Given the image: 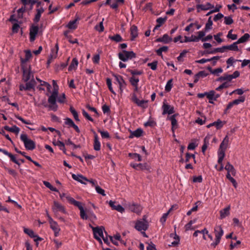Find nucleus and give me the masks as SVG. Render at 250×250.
Listing matches in <instances>:
<instances>
[{"label":"nucleus","mask_w":250,"mask_h":250,"mask_svg":"<svg viewBox=\"0 0 250 250\" xmlns=\"http://www.w3.org/2000/svg\"><path fill=\"white\" fill-rule=\"evenodd\" d=\"M52 83L54 89L48 99L49 105L44 104V106L45 107H48L50 110L56 111L58 108V106L57 104V98L58 95V86L56 81L53 80Z\"/></svg>","instance_id":"f257e3e1"},{"label":"nucleus","mask_w":250,"mask_h":250,"mask_svg":"<svg viewBox=\"0 0 250 250\" xmlns=\"http://www.w3.org/2000/svg\"><path fill=\"white\" fill-rule=\"evenodd\" d=\"M66 198L70 204L79 208L80 210V215L82 219H88L87 214L86 213L81 202L76 201L70 196H67Z\"/></svg>","instance_id":"f03ea898"},{"label":"nucleus","mask_w":250,"mask_h":250,"mask_svg":"<svg viewBox=\"0 0 250 250\" xmlns=\"http://www.w3.org/2000/svg\"><path fill=\"white\" fill-rule=\"evenodd\" d=\"M214 233L215 235L214 241L211 243L210 246L215 248L221 241V239L224 235V230L221 226L216 225L214 228Z\"/></svg>","instance_id":"7ed1b4c3"},{"label":"nucleus","mask_w":250,"mask_h":250,"mask_svg":"<svg viewBox=\"0 0 250 250\" xmlns=\"http://www.w3.org/2000/svg\"><path fill=\"white\" fill-rule=\"evenodd\" d=\"M229 141V138L227 135L224 138L220 145L219 149L218 152V162L219 163H221L222 161H223L225 155V150L227 148Z\"/></svg>","instance_id":"20e7f679"},{"label":"nucleus","mask_w":250,"mask_h":250,"mask_svg":"<svg viewBox=\"0 0 250 250\" xmlns=\"http://www.w3.org/2000/svg\"><path fill=\"white\" fill-rule=\"evenodd\" d=\"M21 141L23 143L25 148L28 150H32L36 147L34 141L28 138L26 134H21L20 136Z\"/></svg>","instance_id":"39448f33"},{"label":"nucleus","mask_w":250,"mask_h":250,"mask_svg":"<svg viewBox=\"0 0 250 250\" xmlns=\"http://www.w3.org/2000/svg\"><path fill=\"white\" fill-rule=\"evenodd\" d=\"M134 228L138 231L146 230L148 228V223L146 216L143 219L137 220L135 223Z\"/></svg>","instance_id":"423d86ee"},{"label":"nucleus","mask_w":250,"mask_h":250,"mask_svg":"<svg viewBox=\"0 0 250 250\" xmlns=\"http://www.w3.org/2000/svg\"><path fill=\"white\" fill-rule=\"evenodd\" d=\"M118 56L119 59L124 62H127L136 57V55L133 51H128L125 50L119 52Z\"/></svg>","instance_id":"0eeeda50"},{"label":"nucleus","mask_w":250,"mask_h":250,"mask_svg":"<svg viewBox=\"0 0 250 250\" xmlns=\"http://www.w3.org/2000/svg\"><path fill=\"white\" fill-rule=\"evenodd\" d=\"M47 216L50 224V228L53 230L55 236H58L61 229L59 228L58 223L57 222L54 221L52 217L48 213L47 214Z\"/></svg>","instance_id":"6e6552de"},{"label":"nucleus","mask_w":250,"mask_h":250,"mask_svg":"<svg viewBox=\"0 0 250 250\" xmlns=\"http://www.w3.org/2000/svg\"><path fill=\"white\" fill-rule=\"evenodd\" d=\"M163 110L162 115H164L167 114L168 115L172 114L174 113V108L173 106L169 105L166 100H164L162 106Z\"/></svg>","instance_id":"1a4fd4ad"},{"label":"nucleus","mask_w":250,"mask_h":250,"mask_svg":"<svg viewBox=\"0 0 250 250\" xmlns=\"http://www.w3.org/2000/svg\"><path fill=\"white\" fill-rule=\"evenodd\" d=\"M94 238L99 242L102 243L101 238L104 236L103 231L104 228L103 227H92Z\"/></svg>","instance_id":"9d476101"},{"label":"nucleus","mask_w":250,"mask_h":250,"mask_svg":"<svg viewBox=\"0 0 250 250\" xmlns=\"http://www.w3.org/2000/svg\"><path fill=\"white\" fill-rule=\"evenodd\" d=\"M131 101L136 104L138 106L146 108L147 107V103L148 101L147 100H140L138 99L137 95L135 93H133L131 97Z\"/></svg>","instance_id":"9b49d317"},{"label":"nucleus","mask_w":250,"mask_h":250,"mask_svg":"<svg viewBox=\"0 0 250 250\" xmlns=\"http://www.w3.org/2000/svg\"><path fill=\"white\" fill-rule=\"evenodd\" d=\"M52 209L55 214H57L58 212H61L64 214L67 213L64 207L61 203L56 201L53 202V205L52 207Z\"/></svg>","instance_id":"f8f14e48"},{"label":"nucleus","mask_w":250,"mask_h":250,"mask_svg":"<svg viewBox=\"0 0 250 250\" xmlns=\"http://www.w3.org/2000/svg\"><path fill=\"white\" fill-rule=\"evenodd\" d=\"M23 76L22 80L24 82H28L31 78H33V74L30 70V67H22Z\"/></svg>","instance_id":"ddd939ff"},{"label":"nucleus","mask_w":250,"mask_h":250,"mask_svg":"<svg viewBox=\"0 0 250 250\" xmlns=\"http://www.w3.org/2000/svg\"><path fill=\"white\" fill-rule=\"evenodd\" d=\"M113 76L119 85V89L121 93H122L124 89L126 87V83L125 82L121 75L114 74Z\"/></svg>","instance_id":"4468645a"},{"label":"nucleus","mask_w":250,"mask_h":250,"mask_svg":"<svg viewBox=\"0 0 250 250\" xmlns=\"http://www.w3.org/2000/svg\"><path fill=\"white\" fill-rule=\"evenodd\" d=\"M39 27L38 25H32L30 28L29 40L31 42H33L35 39L37 35L39 32Z\"/></svg>","instance_id":"2eb2a0df"},{"label":"nucleus","mask_w":250,"mask_h":250,"mask_svg":"<svg viewBox=\"0 0 250 250\" xmlns=\"http://www.w3.org/2000/svg\"><path fill=\"white\" fill-rule=\"evenodd\" d=\"M35 81L33 79H32L29 82L26 83L25 85L23 84H20L19 86V89L21 91L22 90H28L30 89L33 88L35 85Z\"/></svg>","instance_id":"dca6fc26"},{"label":"nucleus","mask_w":250,"mask_h":250,"mask_svg":"<svg viewBox=\"0 0 250 250\" xmlns=\"http://www.w3.org/2000/svg\"><path fill=\"white\" fill-rule=\"evenodd\" d=\"M127 206L129 209L130 211L137 214H140L142 210V208L141 206L138 204H135L134 203H129L127 205Z\"/></svg>","instance_id":"f3484780"},{"label":"nucleus","mask_w":250,"mask_h":250,"mask_svg":"<svg viewBox=\"0 0 250 250\" xmlns=\"http://www.w3.org/2000/svg\"><path fill=\"white\" fill-rule=\"evenodd\" d=\"M196 8L198 12H200L201 10L206 11L210 9L214 8V5L209 2H207L205 4H197Z\"/></svg>","instance_id":"a211bd4d"},{"label":"nucleus","mask_w":250,"mask_h":250,"mask_svg":"<svg viewBox=\"0 0 250 250\" xmlns=\"http://www.w3.org/2000/svg\"><path fill=\"white\" fill-rule=\"evenodd\" d=\"M23 231L25 233L28 234L30 237L34 238V241L35 242L42 240V238L35 234L32 230L27 228H24Z\"/></svg>","instance_id":"6ab92c4d"},{"label":"nucleus","mask_w":250,"mask_h":250,"mask_svg":"<svg viewBox=\"0 0 250 250\" xmlns=\"http://www.w3.org/2000/svg\"><path fill=\"white\" fill-rule=\"evenodd\" d=\"M94 134L93 148L95 151H99L101 149V143L99 140V137L95 131L92 130Z\"/></svg>","instance_id":"aec40b11"},{"label":"nucleus","mask_w":250,"mask_h":250,"mask_svg":"<svg viewBox=\"0 0 250 250\" xmlns=\"http://www.w3.org/2000/svg\"><path fill=\"white\" fill-rule=\"evenodd\" d=\"M224 168L226 170H227V174H229L230 175H232L234 176H235L236 174V170L234 167L231 164H230L229 162H228L227 163Z\"/></svg>","instance_id":"412c9836"},{"label":"nucleus","mask_w":250,"mask_h":250,"mask_svg":"<svg viewBox=\"0 0 250 250\" xmlns=\"http://www.w3.org/2000/svg\"><path fill=\"white\" fill-rule=\"evenodd\" d=\"M58 50L59 45L57 43L55 45V48H54L51 50V53H50L48 60V63H49L51 61H52L53 59H55L57 57Z\"/></svg>","instance_id":"4be33fe9"},{"label":"nucleus","mask_w":250,"mask_h":250,"mask_svg":"<svg viewBox=\"0 0 250 250\" xmlns=\"http://www.w3.org/2000/svg\"><path fill=\"white\" fill-rule=\"evenodd\" d=\"M197 34L198 35V36H196L195 35H192L190 37V40H191L192 42H198L200 40H201V39L205 36V31H200L197 32Z\"/></svg>","instance_id":"5701e85b"},{"label":"nucleus","mask_w":250,"mask_h":250,"mask_svg":"<svg viewBox=\"0 0 250 250\" xmlns=\"http://www.w3.org/2000/svg\"><path fill=\"white\" fill-rule=\"evenodd\" d=\"M230 207L229 206L220 211V219H223L230 214Z\"/></svg>","instance_id":"b1692460"},{"label":"nucleus","mask_w":250,"mask_h":250,"mask_svg":"<svg viewBox=\"0 0 250 250\" xmlns=\"http://www.w3.org/2000/svg\"><path fill=\"white\" fill-rule=\"evenodd\" d=\"M72 177L74 180H75L85 185L86 184V181H88V179L86 177L83 176L82 175H79V174L76 175L75 174H73L72 175Z\"/></svg>","instance_id":"393cba45"},{"label":"nucleus","mask_w":250,"mask_h":250,"mask_svg":"<svg viewBox=\"0 0 250 250\" xmlns=\"http://www.w3.org/2000/svg\"><path fill=\"white\" fill-rule=\"evenodd\" d=\"M177 114H173L170 116L168 119L171 121V130L173 132H174L175 129L177 127L178 124L177 121L176 119Z\"/></svg>","instance_id":"a878e982"},{"label":"nucleus","mask_w":250,"mask_h":250,"mask_svg":"<svg viewBox=\"0 0 250 250\" xmlns=\"http://www.w3.org/2000/svg\"><path fill=\"white\" fill-rule=\"evenodd\" d=\"M130 35H131V41H134L135 39L138 37V28L136 25H132L130 27Z\"/></svg>","instance_id":"bb28decb"},{"label":"nucleus","mask_w":250,"mask_h":250,"mask_svg":"<svg viewBox=\"0 0 250 250\" xmlns=\"http://www.w3.org/2000/svg\"><path fill=\"white\" fill-rule=\"evenodd\" d=\"M172 40V39L171 37H170L167 34H165L162 37L157 39L156 42L167 43L171 42Z\"/></svg>","instance_id":"cd10ccee"},{"label":"nucleus","mask_w":250,"mask_h":250,"mask_svg":"<svg viewBox=\"0 0 250 250\" xmlns=\"http://www.w3.org/2000/svg\"><path fill=\"white\" fill-rule=\"evenodd\" d=\"M44 11V9L42 7L36 9L37 13L35 14L34 19L33 20L34 22L37 23L40 21L42 14L43 13Z\"/></svg>","instance_id":"c85d7f7f"},{"label":"nucleus","mask_w":250,"mask_h":250,"mask_svg":"<svg viewBox=\"0 0 250 250\" xmlns=\"http://www.w3.org/2000/svg\"><path fill=\"white\" fill-rule=\"evenodd\" d=\"M143 133V130L142 129L139 128H137L136 130L131 131L130 135L129 136V138H132L134 137L139 138L141 137Z\"/></svg>","instance_id":"c756f323"},{"label":"nucleus","mask_w":250,"mask_h":250,"mask_svg":"<svg viewBox=\"0 0 250 250\" xmlns=\"http://www.w3.org/2000/svg\"><path fill=\"white\" fill-rule=\"evenodd\" d=\"M53 144L55 146H58L60 149L62 150L64 153H66V149L64 144L59 140H54L52 142Z\"/></svg>","instance_id":"7c9ffc66"},{"label":"nucleus","mask_w":250,"mask_h":250,"mask_svg":"<svg viewBox=\"0 0 250 250\" xmlns=\"http://www.w3.org/2000/svg\"><path fill=\"white\" fill-rule=\"evenodd\" d=\"M170 237L175 239V241L171 243L172 246H175L179 244L180 237L176 234V232H174V233H171L170 234Z\"/></svg>","instance_id":"2f4dec72"},{"label":"nucleus","mask_w":250,"mask_h":250,"mask_svg":"<svg viewBox=\"0 0 250 250\" xmlns=\"http://www.w3.org/2000/svg\"><path fill=\"white\" fill-rule=\"evenodd\" d=\"M78 65V60L76 58H73L72 60V62H71L70 65L68 67V71H70L73 70H75L77 68Z\"/></svg>","instance_id":"473e14b6"},{"label":"nucleus","mask_w":250,"mask_h":250,"mask_svg":"<svg viewBox=\"0 0 250 250\" xmlns=\"http://www.w3.org/2000/svg\"><path fill=\"white\" fill-rule=\"evenodd\" d=\"M219 59H220V57H219V56H214L210 59L203 58L202 59L196 61L195 62L196 63L203 64V63H206L207 62H210L211 60H219Z\"/></svg>","instance_id":"72a5a7b5"},{"label":"nucleus","mask_w":250,"mask_h":250,"mask_svg":"<svg viewBox=\"0 0 250 250\" xmlns=\"http://www.w3.org/2000/svg\"><path fill=\"white\" fill-rule=\"evenodd\" d=\"M109 237L112 243L116 246L118 245V241H120L121 239V236L119 233L115 235L114 236H110Z\"/></svg>","instance_id":"f704fd0d"},{"label":"nucleus","mask_w":250,"mask_h":250,"mask_svg":"<svg viewBox=\"0 0 250 250\" xmlns=\"http://www.w3.org/2000/svg\"><path fill=\"white\" fill-rule=\"evenodd\" d=\"M32 57L31 52L30 50H27L25 51V58H21V61L22 63L26 62L28 61Z\"/></svg>","instance_id":"c9c22d12"},{"label":"nucleus","mask_w":250,"mask_h":250,"mask_svg":"<svg viewBox=\"0 0 250 250\" xmlns=\"http://www.w3.org/2000/svg\"><path fill=\"white\" fill-rule=\"evenodd\" d=\"M36 80L40 83V86H43L46 87L48 91H50L51 86V85L45 81H42L38 78H36Z\"/></svg>","instance_id":"e433bc0d"},{"label":"nucleus","mask_w":250,"mask_h":250,"mask_svg":"<svg viewBox=\"0 0 250 250\" xmlns=\"http://www.w3.org/2000/svg\"><path fill=\"white\" fill-rule=\"evenodd\" d=\"M209 137L206 136L204 140V144L202 147V151L203 153L206 151L208 145H209Z\"/></svg>","instance_id":"4c0bfd02"},{"label":"nucleus","mask_w":250,"mask_h":250,"mask_svg":"<svg viewBox=\"0 0 250 250\" xmlns=\"http://www.w3.org/2000/svg\"><path fill=\"white\" fill-rule=\"evenodd\" d=\"M211 17H210L208 18V22L206 24L205 28L204 30H202V31H205V34L207 32H208V31H209V30H210L212 28L213 22H212V21H211Z\"/></svg>","instance_id":"58836bf2"},{"label":"nucleus","mask_w":250,"mask_h":250,"mask_svg":"<svg viewBox=\"0 0 250 250\" xmlns=\"http://www.w3.org/2000/svg\"><path fill=\"white\" fill-rule=\"evenodd\" d=\"M227 49L226 45L223 46L221 47H218L216 48H215L213 50L211 51H208L207 53L208 54H214L216 52H221L223 53L225 52V50Z\"/></svg>","instance_id":"ea45409f"},{"label":"nucleus","mask_w":250,"mask_h":250,"mask_svg":"<svg viewBox=\"0 0 250 250\" xmlns=\"http://www.w3.org/2000/svg\"><path fill=\"white\" fill-rule=\"evenodd\" d=\"M249 38L250 35L248 33H246L236 41V43H238L239 44L244 43L246 42Z\"/></svg>","instance_id":"a19ab883"},{"label":"nucleus","mask_w":250,"mask_h":250,"mask_svg":"<svg viewBox=\"0 0 250 250\" xmlns=\"http://www.w3.org/2000/svg\"><path fill=\"white\" fill-rule=\"evenodd\" d=\"M109 39L112 41H113L116 42H119L121 41H122L123 39L121 37V36L119 34H116L115 35L113 36H109Z\"/></svg>","instance_id":"79ce46f5"},{"label":"nucleus","mask_w":250,"mask_h":250,"mask_svg":"<svg viewBox=\"0 0 250 250\" xmlns=\"http://www.w3.org/2000/svg\"><path fill=\"white\" fill-rule=\"evenodd\" d=\"M232 80L230 75L224 74L223 76L220 77L217 80V81L222 82L223 81H227L230 82Z\"/></svg>","instance_id":"37998d69"},{"label":"nucleus","mask_w":250,"mask_h":250,"mask_svg":"<svg viewBox=\"0 0 250 250\" xmlns=\"http://www.w3.org/2000/svg\"><path fill=\"white\" fill-rule=\"evenodd\" d=\"M69 110L73 115L74 119L76 121L80 122V120L79 119V115L77 111L72 106H70Z\"/></svg>","instance_id":"c03bdc74"},{"label":"nucleus","mask_w":250,"mask_h":250,"mask_svg":"<svg viewBox=\"0 0 250 250\" xmlns=\"http://www.w3.org/2000/svg\"><path fill=\"white\" fill-rule=\"evenodd\" d=\"M78 19H75L74 20H73V21H70L67 25V27L70 29H75L77 28V25H76V22H77V21Z\"/></svg>","instance_id":"a18cd8bd"},{"label":"nucleus","mask_w":250,"mask_h":250,"mask_svg":"<svg viewBox=\"0 0 250 250\" xmlns=\"http://www.w3.org/2000/svg\"><path fill=\"white\" fill-rule=\"evenodd\" d=\"M104 21V19L103 18L102 21H101L99 24H97L95 26V29L98 31L99 32H102L104 31V26L103 25V21Z\"/></svg>","instance_id":"49530a36"},{"label":"nucleus","mask_w":250,"mask_h":250,"mask_svg":"<svg viewBox=\"0 0 250 250\" xmlns=\"http://www.w3.org/2000/svg\"><path fill=\"white\" fill-rule=\"evenodd\" d=\"M139 81V79L135 77V76H132L129 79V82L133 86L138 85Z\"/></svg>","instance_id":"de8ad7c7"},{"label":"nucleus","mask_w":250,"mask_h":250,"mask_svg":"<svg viewBox=\"0 0 250 250\" xmlns=\"http://www.w3.org/2000/svg\"><path fill=\"white\" fill-rule=\"evenodd\" d=\"M237 44H239L238 43H236V42H233L232 44L229 45H226L227 49H229L230 50L232 51H238V47L237 46Z\"/></svg>","instance_id":"09e8293b"},{"label":"nucleus","mask_w":250,"mask_h":250,"mask_svg":"<svg viewBox=\"0 0 250 250\" xmlns=\"http://www.w3.org/2000/svg\"><path fill=\"white\" fill-rule=\"evenodd\" d=\"M245 101V97L244 96L240 97L238 99H235L232 101V104L237 105L241 103H243Z\"/></svg>","instance_id":"8fccbe9b"},{"label":"nucleus","mask_w":250,"mask_h":250,"mask_svg":"<svg viewBox=\"0 0 250 250\" xmlns=\"http://www.w3.org/2000/svg\"><path fill=\"white\" fill-rule=\"evenodd\" d=\"M204 95L205 96H206L207 98L208 99V102L211 104H213L214 102L211 101L212 100V96L213 95V92L212 90L209 91V92H205L204 93Z\"/></svg>","instance_id":"3c124183"},{"label":"nucleus","mask_w":250,"mask_h":250,"mask_svg":"<svg viewBox=\"0 0 250 250\" xmlns=\"http://www.w3.org/2000/svg\"><path fill=\"white\" fill-rule=\"evenodd\" d=\"M172 79H171L167 82L165 86V90L167 92L170 91L172 87Z\"/></svg>","instance_id":"603ef678"},{"label":"nucleus","mask_w":250,"mask_h":250,"mask_svg":"<svg viewBox=\"0 0 250 250\" xmlns=\"http://www.w3.org/2000/svg\"><path fill=\"white\" fill-rule=\"evenodd\" d=\"M106 84L108 86V88L109 89V90H110V91L114 94H116V93L115 92V91H114V90L113 89V88L112 87V82H111V80L110 78H107L106 79Z\"/></svg>","instance_id":"864d4df0"},{"label":"nucleus","mask_w":250,"mask_h":250,"mask_svg":"<svg viewBox=\"0 0 250 250\" xmlns=\"http://www.w3.org/2000/svg\"><path fill=\"white\" fill-rule=\"evenodd\" d=\"M139 170H146L147 171H150V167L146 163H139Z\"/></svg>","instance_id":"5fc2aeb1"},{"label":"nucleus","mask_w":250,"mask_h":250,"mask_svg":"<svg viewBox=\"0 0 250 250\" xmlns=\"http://www.w3.org/2000/svg\"><path fill=\"white\" fill-rule=\"evenodd\" d=\"M226 177L232 184V185L234 187V188H236L237 186V183L236 180L233 177H232L231 175L229 174H227Z\"/></svg>","instance_id":"6e6d98bb"},{"label":"nucleus","mask_w":250,"mask_h":250,"mask_svg":"<svg viewBox=\"0 0 250 250\" xmlns=\"http://www.w3.org/2000/svg\"><path fill=\"white\" fill-rule=\"evenodd\" d=\"M171 210V208L169 209L168 212L167 213H164L160 219V222L163 225L165 224L167 220V217L168 214H169L170 211Z\"/></svg>","instance_id":"4d7b16f0"},{"label":"nucleus","mask_w":250,"mask_h":250,"mask_svg":"<svg viewBox=\"0 0 250 250\" xmlns=\"http://www.w3.org/2000/svg\"><path fill=\"white\" fill-rule=\"evenodd\" d=\"M64 120V124L66 125H67L68 127H71L74 124L73 120L69 118H66Z\"/></svg>","instance_id":"13d9d810"},{"label":"nucleus","mask_w":250,"mask_h":250,"mask_svg":"<svg viewBox=\"0 0 250 250\" xmlns=\"http://www.w3.org/2000/svg\"><path fill=\"white\" fill-rule=\"evenodd\" d=\"M233 22V20L231 17L226 16L224 17V23L226 25H230Z\"/></svg>","instance_id":"bf43d9fd"},{"label":"nucleus","mask_w":250,"mask_h":250,"mask_svg":"<svg viewBox=\"0 0 250 250\" xmlns=\"http://www.w3.org/2000/svg\"><path fill=\"white\" fill-rule=\"evenodd\" d=\"M166 20H167L166 17L165 18H162V17L158 18L156 20V22L157 23L158 26L161 27V25L164 23V22L166 21Z\"/></svg>","instance_id":"052dcab7"},{"label":"nucleus","mask_w":250,"mask_h":250,"mask_svg":"<svg viewBox=\"0 0 250 250\" xmlns=\"http://www.w3.org/2000/svg\"><path fill=\"white\" fill-rule=\"evenodd\" d=\"M95 188L96 192L104 196H105L104 190L100 186L97 185L96 186H95Z\"/></svg>","instance_id":"680f3d73"},{"label":"nucleus","mask_w":250,"mask_h":250,"mask_svg":"<svg viewBox=\"0 0 250 250\" xmlns=\"http://www.w3.org/2000/svg\"><path fill=\"white\" fill-rule=\"evenodd\" d=\"M83 115L88 121L94 122L93 119L89 115V114L84 109L82 110Z\"/></svg>","instance_id":"e2e57ef3"},{"label":"nucleus","mask_w":250,"mask_h":250,"mask_svg":"<svg viewBox=\"0 0 250 250\" xmlns=\"http://www.w3.org/2000/svg\"><path fill=\"white\" fill-rule=\"evenodd\" d=\"M158 64L157 61H153L152 62L147 63V65L150 67L152 70H155L157 69Z\"/></svg>","instance_id":"0e129e2a"},{"label":"nucleus","mask_w":250,"mask_h":250,"mask_svg":"<svg viewBox=\"0 0 250 250\" xmlns=\"http://www.w3.org/2000/svg\"><path fill=\"white\" fill-rule=\"evenodd\" d=\"M98 132L100 133L101 137L103 138H109L110 135L108 131H102L101 130H99Z\"/></svg>","instance_id":"69168bd1"},{"label":"nucleus","mask_w":250,"mask_h":250,"mask_svg":"<svg viewBox=\"0 0 250 250\" xmlns=\"http://www.w3.org/2000/svg\"><path fill=\"white\" fill-rule=\"evenodd\" d=\"M156 125V123L152 120H149L146 123H145L144 125L145 126H151L153 127Z\"/></svg>","instance_id":"338daca9"},{"label":"nucleus","mask_w":250,"mask_h":250,"mask_svg":"<svg viewBox=\"0 0 250 250\" xmlns=\"http://www.w3.org/2000/svg\"><path fill=\"white\" fill-rule=\"evenodd\" d=\"M102 110L104 114L107 113L109 114L110 113V109L109 107L106 104H104L102 106Z\"/></svg>","instance_id":"774afa93"}]
</instances>
